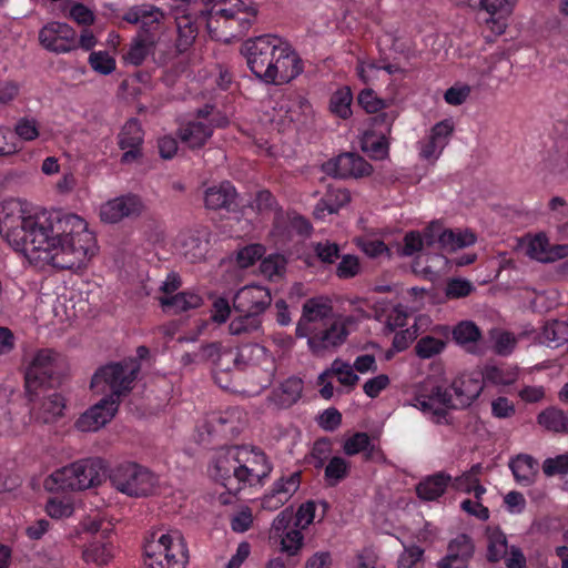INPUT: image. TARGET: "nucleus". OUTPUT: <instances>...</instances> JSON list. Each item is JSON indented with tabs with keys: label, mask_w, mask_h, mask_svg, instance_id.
<instances>
[{
	"label": "nucleus",
	"mask_w": 568,
	"mask_h": 568,
	"mask_svg": "<svg viewBox=\"0 0 568 568\" xmlns=\"http://www.w3.org/2000/svg\"><path fill=\"white\" fill-rule=\"evenodd\" d=\"M272 471L266 455L256 447L229 446L221 448L214 459V478L231 496L243 488L263 484Z\"/></svg>",
	"instance_id": "20e7f679"
},
{
	"label": "nucleus",
	"mask_w": 568,
	"mask_h": 568,
	"mask_svg": "<svg viewBox=\"0 0 568 568\" xmlns=\"http://www.w3.org/2000/svg\"><path fill=\"white\" fill-rule=\"evenodd\" d=\"M265 252V248L261 244H251L241 248L236 254V262L240 267L245 268L260 260Z\"/></svg>",
	"instance_id": "bf43d9fd"
},
{
	"label": "nucleus",
	"mask_w": 568,
	"mask_h": 568,
	"mask_svg": "<svg viewBox=\"0 0 568 568\" xmlns=\"http://www.w3.org/2000/svg\"><path fill=\"white\" fill-rule=\"evenodd\" d=\"M331 312L329 306L314 300L307 301L303 306L296 336L307 337V344L315 354L341 345L347 336L345 325L328 317Z\"/></svg>",
	"instance_id": "39448f33"
},
{
	"label": "nucleus",
	"mask_w": 568,
	"mask_h": 568,
	"mask_svg": "<svg viewBox=\"0 0 568 568\" xmlns=\"http://www.w3.org/2000/svg\"><path fill=\"white\" fill-rule=\"evenodd\" d=\"M453 339L473 355L484 353L481 329L473 321H460L453 328Z\"/></svg>",
	"instance_id": "bb28decb"
},
{
	"label": "nucleus",
	"mask_w": 568,
	"mask_h": 568,
	"mask_svg": "<svg viewBox=\"0 0 568 568\" xmlns=\"http://www.w3.org/2000/svg\"><path fill=\"white\" fill-rule=\"evenodd\" d=\"M454 132V123L446 119L436 123L429 134L417 143L418 155L422 160L434 164L442 155Z\"/></svg>",
	"instance_id": "4468645a"
},
{
	"label": "nucleus",
	"mask_w": 568,
	"mask_h": 568,
	"mask_svg": "<svg viewBox=\"0 0 568 568\" xmlns=\"http://www.w3.org/2000/svg\"><path fill=\"white\" fill-rule=\"evenodd\" d=\"M287 260L282 254H271L260 264V272L268 281H281L286 272Z\"/></svg>",
	"instance_id": "37998d69"
},
{
	"label": "nucleus",
	"mask_w": 568,
	"mask_h": 568,
	"mask_svg": "<svg viewBox=\"0 0 568 568\" xmlns=\"http://www.w3.org/2000/svg\"><path fill=\"white\" fill-rule=\"evenodd\" d=\"M342 423V415L336 408L325 409L317 418L321 428L327 432L335 430Z\"/></svg>",
	"instance_id": "774afa93"
},
{
	"label": "nucleus",
	"mask_w": 568,
	"mask_h": 568,
	"mask_svg": "<svg viewBox=\"0 0 568 568\" xmlns=\"http://www.w3.org/2000/svg\"><path fill=\"white\" fill-rule=\"evenodd\" d=\"M542 470L547 476L567 474L568 456L559 455L555 458H547L542 464Z\"/></svg>",
	"instance_id": "338daca9"
},
{
	"label": "nucleus",
	"mask_w": 568,
	"mask_h": 568,
	"mask_svg": "<svg viewBox=\"0 0 568 568\" xmlns=\"http://www.w3.org/2000/svg\"><path fill=\"white\" fill-rule=\"evenodd\" d=\"M444 347L445 343L442 339L433 336H425L417 342L415 352L420 358H430L439 354Z\"/></svg>",
	"instance_id": "603ef678"
},
{
	"label": "nucleus",
	"mask_w": 568,
	"mask_h": 568,
	"mask_svg": "<svg viewBox=\"0 0 568 568\" xmlns=\"http://www.w3.org/2000/svg\"><path fill=\"white\" fill-rule=\"evenodd\" d=\"M145 205L135 194H126L110 200L101 205L100 217L106 223H118L124 217H136L142 214Z\"/></svg>",
	"instance_id": "f3484780"
},
{
	"label": "nucleus",
	"mask_w": 568,
	"mask_h": 568,
	"mask_svg": "<svg viewBox=\"0 0 568 568\" xmlns=\"http://www.w3.org/2000/svg\"><path fill=\"white\" fill-rule=\"evenodd\" d=\"M428 225L422 231L407 232L403 239V245L398 248L400 256L418 258L425 256L426 265L420 267L419 262L413 265V271L422 275L424 281L434 282L437 277L447 272L448 260L442 254L426 255L425 248L435 246V243H429L428 240Z\"/></svg>",
	"instance_id": "1a4fd4ad"
},
{
	"label": "nucleus",
	"mask_w": 568,
	"mask_h": 568,
	"mask_svg": "<svg viewBox=\"0 0 568 568\" xmlns=\"http://www.w3.org/2000/svg\"><path fill=\"white\" fill-rule=\"evenodd\" d=\"M176 135L189 149L199 150L212 138L213 131L205 122L193 120L183 123L178 129Z\"/></svg>",
	"instance_id": "c85d7f7f"
},
{
	"label": "nucleus",
	"mask_w": 568,
	"mask_h": 568,
	"mask_svg": "<svg viewBox=\"0 0 568 568\" xmlns=\"http://www.w3.org/2000/svg\"><path fill=\"white\" fill-rule=\"evenodd\" d=\"M362 454L366 460H381L383 453L375 442L366 434L357 432V455Z\"/></svg>",
	"instance_id": "3c124183"
},
{
	"label": "nucleus",
	"mask_w": 568,
	"mask_h": 568,
	"mask_svg": "<svg viewBox=\"0 0 568 568\" xmlns=\"http://www.w3.org/2000/svg\"><path fill=\"white\" fill-rule=\"evenodd\" d=\"M353 93L351 87H344L333 93L329 100V110L342 119L352 115Z\"/></svg>",
	"instance_id": "a18cd8bd"
},
{
	"label": "nucleus",
	"mask_w": 568,
	"mask_h": 568,
	"mask_svg": "<svg viewBox=\"0 0 568 568\" xmlns=\"http://www.w3.org/2000/svg\"><path fill=\"white\" fill-rule=\"evenodd\" d=\"M180 286H161L164 295L160 297V304L164 312L179 314L196 308L202 304V297L192 292L174 293Z\"/></svg>",
	"instance_id": "a878e982"
},
{
	"label": "nucleus",
	"mask_w": 568,
	"mask_h": 568,
	"mask_svg": "<svg viewBox=\"0 0 568 568\" xmlns=\"http://www.w3.org/2000/svg\"><path fill=\"white\" fill-rule=\"evenodd\" d=\"M159 40L160 36L156 32L139 31L123 53L124 63L141 65L150 54H154Z\"/></svg>",
	"instance_id": "b1692460"
},
{
	"label": "nucleus",
	"mask_w": 568,
	"mask_h": 568,
	"mask_svg": "<svg viewBox=\"0 0 568 568\" xmlns=\"http://www.w3.org/2000/svg\"><path fill=\"white\" fill-rule=\"evenodd\" d=\"M164 19V13L152 4H140L130 8L123 16L128 23H141L140 31L156 32L159 24Z\"/></svg>",
	"instance_id": "cd10ccee"
},
{
	"label": "nucleus",
	"mask_w": 568,
	"mask_h": 568,
	"mask_svg": "<svg viewBox=\"0 0 568 568\" xmlns=\"http://www.w3.org/2000/svg\"><path fill=\"white\" fill-rule=\"evenodd\" d=\"M187 547L179 530L155 535L144 546V564L148 568H185Z\"/></svg>",
	"instance_id": "6e6552de"
},
{
	"label": "nucleus",
	"mask_w": 568,
	"mask_h": 568,
	"mask_svg": "<svg viewBox=\"0 0 568 568\" xmlns=\"http://www.w3.org/2000/svg\"><path fill=\"white\" fill-rule=\"evenodd\" d=\"M509 468L516 483L524 487L532 485L538 474L537 460L527 454H520L511 458Z\"/></svg>",
	"instance_id": "72a5a7b5"
},
{
	"label": "nucleus",
	"mask_w": 568,
	"mask_h": 568,
	"mask_svg": "<svg viewBox=\"0 0 568 568\" xmlns=\"http://www.w3.org/2000/svg\"><path fill=\"white\" fill-rule=\"evenodd\" d=\"M227 12L226 7H223V2L213 4L207 11H200L199 18L205 20L207 32L215 41L230 43L234 40L229 24Z\"/></svg>",
	"instance_id": "393cba45"
},
{
	"label": "nucleus",
	"mask_w": 568,
	"mask_h": 568,
	"mask_svg": "<svg viewBox=\"0 0 568 568\" xmlns=\"http://www.w3.org/2000/svg\"><path fill=\"white\" fill-rule=\"evenodd\" d=\"M486 537L488 540L486 558L489 562H498L508 552V541L505 532L499 527L486 528Z\"/></svg>",
	"instance_id": "58836bf2"
},
{
	"label": "nucleus",
	"mask_w": 568,
	"mask_h": 568,
	"mask_svg": "<svg viewBox=\"0 0 568 568\" xmlns=\"http://www.w3.org/2000/svg\"><path fill=\"white\" fill-rule=\"evenodd\" d=\"M333 450V442L328 437H321L313 444L311 452L312 457L316 460L314 463L315 468L324 466L325 462L329 458Z\"/></svg>",
	"instance_id": "13d9d810"
},
{
	"label": "nucleus",
	"mask_w": 568,
	"mask_h": 568,
	"mask_svg": "<svg viewBox=\"0 0 568 568\" xmlns=\"http://www.w3.org/2000/svg\"><path fill=\"white\" fill-rule=\"evenodd\" d=\"M357 104H361L367 113H375L385 108V102L372 89H363L357 95Z\"/></svg>",
	"instance_id": "680f3d73"
},
{
	"label": "nucleus",
	"mask_w": 568,
	"mask_h": 568,
	"mask_svg": "<svg viewBox=\"0 0 568 568\" xmlns=\"http://www.w3.org/2000/svg\"><path fill=\"white\" fill-rule=\"evenodd\" d=\"M479 373L483 378V385L489 383L493 385L508 386L517 378V374L514 371L497 365H486L484 371Z\"/></svg>",
	"instance_id": "c03bdc74"
},
{
	"label": "nucleus",
	"mask_w": 568,
	"mask_h": 568,
	"mask_svg": "<svg viewBox=\"0 0 568 568\" xmlns=\"http://www.w3.org/2000/svg\"><path fill=\"white\" fill-rule=\"evenodd\" d=\"M326 372H329V377L335 376L337 381L343 385L353 386L355 385V373L352 369V367L342 362V361H334L332 364L331 369H327Z\"/></svg>",
	"instance_id": "0e129e2a"
},
{
	"label": "nucleus",
	"mask_w": 568,
	"mask_h": 568,
	"mask_svg": "<svg viewBox=\"0 0 568 568\" xmlns=\"http://www.w3.org/2000/svg\"><path fill=\"white\" fill-rule=\"evenodd\" d=\"M301 485V473L294 471L288 476H282L273 485L271 490H274L280 497L288 501V499L297 491Z\"/></svg>",
	"instance_id": "09e8293b"
},
{
	"label": "nucleus",
	"mask_w": 568,
	"mask_h": 568,
	"mask_svg": "<svg viewBox=\"0 0 568 568\" xmlns=\"http://www.w3.org/2000/svg\"><path fill=\"white\" fill-rule=\"evenodd\" d=\"M540 343L557 348L568 342V323L559 320L547 321L539 334Z\"/></svg>",
	"instance_id": "4c0bfd02"
},
{
	"label": "nucleus",
	"mask_w": 568,
	"mask_h": 568,
	"mask_svg": "<svg viewBox=\"0 0 568 568\" xmlns=\"http://www.w3.org/2000/svg\"><path fill=\"white\" fill-rule=\"evenodd\" d=\"M24 387L28 395L39 396L61 379L62 357L51 348H39L23 355Z\"/></svg>",
	"instance_id": "423d86ee"
},
{
	"label": "nucleus",
	"mask_w": 568,
	"mask_h": 568,
	"mask_svg": "<svg viewBox=\"0 0 568 568\" xmlns=\"http://www.w3.org/2000/svg\"><path fill=\"white\" fill-rule=\"evenodd\" d=\"M304 536L297 529H288L282 535L281 549L290 557L297 555L303 547Z\"/></svg>",
	"instance_id": "4d7b16f0"
},
{
	"label": "nucleus",
	"mask_w": 568,
	"mask_h": 568,
	"mask_svg": "<svg viewBox=\"0 0 568 568\" xmlns=\"http://www.w3.org/2000/svg\"><path fill=\"white\" fill-rule=\"evenodd\" d=\"M209 235L205 226L181 232L178 241L182 254L192 263L204 260L209 251Z\"/></svg>",
	"instance_id": "5701e85b"
},
{
	"label": "nucleus",
	"mask_w": 568,
	"mask_h": 568,
	"mask_svg": "<svg viewBox=\"0 0 568 568\" xmlns=\"http://www.w3.org/2000/svg\"><path fill=\"white\" fill-rule=\"evenodd\" d=\"M262 326L261 314L242 313L239 317L232 320L229 331L232 335L258 333Z\"/></svg>",
	"instance_id": "79ce46f5"
},
{
	"label": "nucleus",
	"mask_w": 568,
	"mask_h": 568,
	"mask_svg": "<svg viewBox=\"0 0 568 568\" xmlns=\"http://www.w3.org/2000/svg\"><path fill=\"white\" fill-rule=\"evenodd\" d=\"M538 424L555 433L568 432V413L557 407H548L537 416Z\"/></svg>",
	"instance_id": "ea45409f"
},
{
	"label": "nucleus",
	"mask_w": 568,
	"mask_h": 568,
	"mask_svg": "<svg viewBox=\"0 0 568 568\" xmlns=\"http://www.w3.org/2000/svg\"><path fill=\"white\" fill-rule=\"evenodd\" d=\"M91 68L103 75H108L115 70V60L106 51L92 52L89 55Z\"/></svg>",
	"instance_id": "5fc2aeb1"
},
{
	"label": "nucleus",
	"mask_w": 568,
	"mask_h": 568,
	"mask_svg": "<svg viewBox=\"0 0 568 568\" xmlns=\"http://www.w3.org/2000/svg\"><path fill=\"white\" fill-rule=\"evenodd\" d=\"M526 254L540 263H552L568 257V244H550L545 233L527 236L524 242Z\"/></svg>",
	"instance_id": "6ab92c4d"
},
{
	"label": "nucleus",
	"mask_w": 568,
	"mask_h": 568,
	"mask_svg": "<svg viewBox=\"0 0 568 568\" xmlns=\"http://www.w3.org/2000/svg\"><path fill=\"white\" fill-rule=\"evenodd\" d=\"M408 317L409 316L407 312L400 305L394 306L385 315L384 333L390 334L394 333L397 328L407 326Z\"/></svg>",
	"instance_id": "6e6d98bb"
},
{
	"label": "nucleus",
	"mask_w": 568,
	"mask_h": 568,
	"mask_svg": "<svg viewBox=\"0 0 568 568\" xmlns=\"http://www.w3.org/2000/svg\"><path fill=\"white\" fill-rule=\"evenodd\" d=\"M223 7H226L229 24L233 39L243 37L255 22L257 8L253 2L245 3L243 0H224Z\"/></svg>",
	"instance_id": "aec40b11"
},
{
	"label": "nucleus",
	"mask_w": 568,
	"mask_h": 568,
	"mask_svg": "<svg viewBox=\"0 0 568 568\" xmlns=\"http://www.w3.org/2000/svg\"><path fill=\"white\" fill-rule=\"evenodd\" d=\"M45 511L53 519H62L70 517L74 507L69 498L51 497L47 501Z\"/></svg>",
	"instance_id": "8fccbe9b"
},
{
	"label": "nucleus",
	"mask_w": 568,
	"mask_h": 568,
	"mask_svg": "<svg viewBox=\"0 0 568 568\" xmlns=\"http://www.w3.org/2000/svg\"><path fill=\"white\" fill-rule=\"evenodd\" d=\"M474 552V542L471 538L466 534L458 535L447 545V554L463 556L464 558H473Z\"/></svg>",
	"instance_id": "864d4df0"
},
{
	"label": "nucleus",
	"mask_w": 568,
	"mask_h": 568,
	"mask_svg": "<svg viewBox=\"0 0 568 568\" xmlns=\"http://www.w3.org/2000/svg\"><path fill=\"white\" fill-rule=\"evenodd\" d=\"M536 296L531 302V306L536 312H547L558 304V292L555 288H550L547 292L540 293L534 291Z\"/></svg>",
	"instance_id": "e2e57ef3"
},
{
	"label": "nucleus",
	"mask_w": 568,
	"mask_h": 568,
	"mask_svg": "<svg viewBox=\"0 0 568 568\" xmlns=\"http://www.w3.org/2000/svg\"><path fill=\"white\" fill-rule=\"evenodd\" d=\"M240 51L250 71L266 84L288 83L303 71L298 54L276 36L250 38L243 42Z\"/></svg>",
	"instance_id": "f03ea898"
},
{
	"label": "nucleus",
	"mask_w": 568,
	"mask_h": 568,
	"mask_svg": "<svg viewBox=\"0 0 568 568\" xmlns=\"http://www.w3.org/2000/svg\"><path fill=\"white\" fill-rule=\"evenodd\" d=\"M351 200L352 194L347 189L329 185L325 195L315 205L313 215L315 219H322L326 212L329 214L337 213Z\"/></svg>",
	"instance_id": "7c9ffc66"
},
{
	"label": "nucleus",
	"mask_w": 568,
	"mask_h": 568,
	"mask_svg": "<svg viewBox=\"0 0 568 568\" xmlns=\"http://www.w3.org/2000/svg\"><path fill=\"white\" fill-rule=\"evenodd\" d=\"M428 240L429 243H435L440 250L454 252L473 245L476 242V236L468 230H450L445 229L438 221H433L428 224Z\"/></svg>",
	"instance_id": "dca6fc26"
},
{
	"label": "nucleus",
	"mask_w": 568,
	"mask_h": 568,
	"mask_svg": "<svg viewBox=\"0 0 568 568\" xmlns=\"http://www.w3.org/2000/svg\"><path fill=\"white\" fill-rule=\"evenodd\" d=\"M302 390L303 381L292 376L285 379L277 388L273 389L271 399L277 406L288 408L301 398Z\"/></svg>",
	"instance_id": "c9c22d12"
},
{
	"label": "nucleus",
	"mask_w": 568,
	"mask_h": 568,
	"mask_svg": "<svg viewBox=\"0 0 568 568\" xmlns=\"http://www.w3.org/2000/svg\"><path fill=\"white\" fill-rule=\"evenodd\" d=\"M141 369L135 361L111 363L95 372L91 379L94 390H110V395L100 399L95 405L84 412L77 420L75 426L81 432H95L108 424L119 408L120 397L128 394Z\"/></svg>",
	"instance_id": "7ed1b4c3"
},
{
	"label": "nucleus",
	"mask_w": 568,
	"mask_h": 568,
	"mask_svg": "<svg viewBox=\"0 0 568 568\" xmlns=\"http://www.w3.org/2000/svg\"><path fill=\"white\" fill-rule=\"evenodd\" d=\"M450 481V475L444 471H438L432 476H428L417 485V496L424 500H436L445 494Z\"/></svg>",
	"instance_id": "f704fd0d"
},
{
	"label": "nucleus",
	"mask_w": 568,
	"mask_h": 568,
	"mask_svg": "<svg viewBox=\"0 0 568 568\" xmlns=\"http://www.w3.org/2000/svg\"><path fill=\"white\" fill-rule=\"evenodd\" d=\"M349 465L339 456L331 458L324 470V479L327 486L334 487L348 474Z\"/></svg>",
	"instance_id": "49530a36"
},
{
	"label": "nucleus",
	"mask_w": 568,
	"mask_h": 568,
	"mask_svg": "<svg viewBox=\"0 0 568 568\" xmlns=\"http://www.w3.org/2000/svg\"><path fill=\"white\" fill-rule=\"evenodd\" d=\"M90 531V539L84 545L82 558L88 564L106 565L114 554L111 531L101 529L100 524L95 521L91 523Z\"/></svg>",
	"instance_id": "ddd939ff"
},
{
	"label": "nucleus",
	"mask_w": 568,
	"mask_h": 568,
	"mask_svg": "<svg viewBox=\"0 0 568 568\" xmlns=\"http://www.w3.org/2000/svg\"><path fill=\"white\" fill-rule=\"evenodd\" d=\"M144 131L136 118L129 119L118 134V145L126 150L121 156L122 164H130L142 159V144Z\"/></svg>",
	"instance_id": "a211bd4d"
},
{
	"label": "nucleus",
	"mask_w": 568,
	"mask_h": 568,
	"mask_svg": "<svg viewBox=\"0 0 568 568\" xmlns=\"http://www.w3.org/2000/svg\"><path fill=\"white\" fill-rule=\"evenodd\" d=\"M109 477L118 491L130 497L148 496L158 485V477L150 469L132 462L119 464Z\"/></svg>",
	"instance_id": "9d476101"
},
{
	"label": "nucleus",
	"mask_w": 568,
	"mask_h": 568,
	"mask_svg": "<svg viewBox=\"0 0 568 568\" xmlns=\"http://www.w3.org/2000/svg\"><path fill=\"white\" fill-rule=\"evenodd\" d=\"M361 146L363 152L374 160H383L388 155V144L382 134L364 133Z\"/></svg>",
	"instance_id": "a19ab883"
},
{
	"label": "nucleus",
	"mask_w": 568,
	"mask_h": 568,
	"mask_svg": "<svg viewBox=\"0 0 568 568\" xmlns=\"http://www.w3.org/2000/svg\"><path fill=\"white\" fill-rule=\"evenodd\" d=\"M191 13H184L175 17L178 38L175 40L176 54L187 52L194 44L199 34L196 20Z\"/></svg>",
	"instance_id": "2f4dec72"
},
{
	"label": "nucleus",
	"mask_w": 568,
	"mask_h": 568,
	"mask_svg": "<svg viewBox=\"0 0 568 568\" xmlns=\"http://www.w3.org/2000/svg\"><path fill=\"white\" fill-rule=\"evenodd\" d=\"M416 407L424 413H432L435 423L440 424L447 418V409H453V393L449 386L434 385L424 388L415 397Z\"/></svg>",
	"instance_id": "9b49d317"
},
{
	"label": "nucleus",
	"mask_w": 568,
	"mask_h": 568,
	"mask_svg": "<svg viewBox=\"0 0 568 568\" xmlns=\"http://www.w3.org/2000/svg\"><path fill=\"white\" fill-rule=\"evenodd\" d=\"M271 302L267 286H241L234 295V307L240 313L263 314Z\"/></svg>",
	"instance_id": "4be33fe9"
},
{
	"label": "nucleus",
	"mask_w": 568,
	"mask_h": 568,
	"mask_svg": "<svg viewBox=\"0 0 568 568\" xmlns=\"http://www.w3.org/2000/svg\"><path fill=\"white\" fill-rule=\"evenodd\" d=\"M105 475L104 460L85 458L53 471L44 480L49 491L84 490L101 484Z\"/></svg>",
	"instance_id": "0eeeda50"
},
{
	"label": "nucleus",
	"mask_w": 568,
	"mask_h": 568,
	"mask_svg": "<svg viewBox=\"0 0 568 568\" xmlns=\"http://www.w3.org/2000/svg\"><path fill=\"white\" fill-rule=\"evenodd\" d=\"M322 171L337 179H347L355 174V152L341 153L322 164Z\"/></svg>",
	"instance_id": "e433bc0d"
},
{
	"label": "nucleus",
	"mask_w": 568,
	"mask_h": 568,
	"mask_svg": "<svg viewBox=\"0 0 568 568\" xmlns=\"http://www.w3.org/2000/svg\"><path fill=\"white\" fill-rule=\"evenodd\" d=\"M32 406L29 419L41 424H49L60 417L65 408L64 398L52 388L42 392L39 396L29 395Z\"/></svg>",
	"instance_id": "2eb2a0df"
},
{
	"label": "nucleus",
	"mask_w": 568,
	"mask_h": 568,
	"mask_svg": "<svg viewBox=\"0 0 568 568\" xmlns=\"http://www.w3.org/2000/svg\"><path fill=\"white\" fill-rule=\"evenodd\" d=\"M313 247L316 258L324 264H333L339 257V247L336 243L318 242Z\"/></svg>",
	"instance_id": "052dcab7"
},
{
	"label": "nucleus",
	"mask_w": 568,
	"mask_h": 568,
	"mask_svg": "<svg viewBox=\"0 0 568 568\" xmlns=\"http://www.w3.org/2000/svg\"><path fill=\"white\" fill-rule=\"evenodd\" d=\"M453 409L468 407L483 392V378L479 372L463 374L450 384Z\"/></svg>",
	"instance_id": "412c9836"
},
{
	"label": "nucleus",
	"mask_w": 568,
	"mask_h": 568,
	"mask_svg": "<svg viewBox=\"0 0 568 568\" xmlns=\"http://www.w3.org/2000/svg\"><path fill=\"white\" fill-rule=\"evenodd\" d=\"M280 110L285 111V118L291 122L300 121V116L311 111V104L301 95L290 97L282 100Z\"/></svg>",
	"instance_id": "de8ad7c7"
},
{
	"label": "nucleus",
	"mask_w": 568,
	"mask_h": 568,
	"mask_svg": "<svg viewBox=\"0 0 568 568\" xmlns=\"http://www.w3.org/2000/svg\"><path fill=\"white\" fill-rule=\"evenodd\" d=\"M480 8L489 14L486 19L487 27L491 32L501 34L507 27V18L513 11L509 0H479Z\"/></svg>",
	"instance_id": "c756f323"
},
{
	"label": "nucleus",
	"mask_w": 568,
	"mask_h": 568,
	"mask_svg": "<svg viewBox=\"0 0 568 568\" xmlns=\"http://www.w3.org/2000/svg\"><path fill=\"white\" fill-rule=\"evenodd\" d=\"M236 191L230 182H223L220 185L209 187L204 192L205 207L212 211L230 210L235 202Z\"/></svg>",
	"instance_id": "473e14b6"
},
{
	"label": "nucleus",
	"mask_w": 568,
	"mask_h": 568,
	"mask_svg": "<svg viewBox=\"0 0 568 568\" xmlns=\"http://www.w3.org/2000/svg\"><path fill=\"white\" fill-rule=\"evenodd\" d=\"M26 424L20 425L11 416V412L7 406L0 407V436L17 435L23 430Z\"/></svg>",
	"instance_id": "69168bd1"
},
{
	"label": "nucleus",
	"mask_w": 568,
	"mask_h": 568,
	"mask_svg": "<svg viewBox=\"0 0 568 568\" xmlns=\"http://www.w3.org/2000/svg\"><path fill=\"white\" fill-rule=\"evenodd\" d=\"M0 235L24 254L55 251V267L80 272L95 253V237L87 222L60 211L26 216L22 204L13 199L0 205Z\"/></svg>",
	"instance_id": "f257e3e1"
},
{
	"label": "nucleus",
	"mask_w": 568,
	"mask_h": 568,
	"mask_svg": "<svg viewBox=\"0 0 568 568\" xmlns=\"http://www.w3.org/2000/svg\"><path fill=\"white\" fill-rule=\"evenodd\" d=\"M39 42L48 51L67 53L78 48L75 30L59 21H52L39 31Z\"/></svg>",
	"instance_id": "f8f14e48"
}]
</instances>
